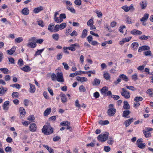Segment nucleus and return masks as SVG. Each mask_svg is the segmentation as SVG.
<instances>
[{"label": "nucleus", "mask_w": 153, "mask_h": 153, "mask_svg": "<svg viewBox=\"0 0 153 153\" xmlns=\"http://www.w3.org/2000/svg\"><path fill=\"white\" fill-rule=\"evenodd\" d=\"M132 79L133 80L135 81L138 79L137 75L135 74L131 76Z\"/></svg>", "instance_id": "47"}, {"label": "nucleus", "mask_w": 153, "mask_h": 153, "mask_svg": "<svg viewBox=\"0 0 153 153\" xmlns=\"http://www.w3.org/2000/svg\"><path fill=\"white\" fill-rule=\"evenodd\" d=\"M54 21L57 23H60L63 21V19H62L59 16V17H57L54 18Z\"/></svg>", "instance_id": "24"}, {"label": "nucleus", "mask_w": 153, "mask_h": 153, "mask_svg": "<svg viewBox=\"0 0 153 153\" xmlns=\"http://www.w3.org/2000/svg\"><path fill=\"white\" fill-rule=\"evenodd\" d=\"M0 70L4 74H7L9 71L8 70L5 68H0Z\"/></svg>", "instance_id": "36"}, {"label": "nucleus", "mask_w": 153, "mask_h": 153, "mask_svg": "<svg viewBox=\"0 0 153 153\" xmlns=\"http://www.w3.org/2000/svg\"><path fill=\"white\" fill-rule=\"evenodd\" d=\"M116 110L114 108H110L108 110V114L109 116H113L116 113Z\"/></svg>", "instance_id": "7"}, {"label": "nucleus", "mask_w": 153, "mask_h": 153, "mask_svg": "<svg viewBox=\"0 0 153 153\" xmlns=\"http://www.w3.org/2000/svg\"><path fill=\"white\" fill-rule=\"evenodd\" d=\"M34 117L33 115H30L27 119V120L31 121H33L34 120Z\"/></svg>", "instance_id": "64"}, {"label": "nucleus", "mask_w": 153, "mask_h": 153, "mask_svg": "<svg viewBox=\"0 0 153 153\" xmlns=\"http://www.w3.org/2000/svg\"><path fill=\"white\" fill-rule=\"evenodd\" d=\"M87 32H88V31L87 30H86V29L82 31V35L81 36V37L82 38H85L86 36L87 35Z\"/></svg>", "instance_id": "29"}, {"label": "nucleus", "mask_w": 153, "mask_h": 153, "mask_svg": "<svg viewBox=\"0 0 153 153\" xmlns=\"http://www.w3.org/2000/svg\"><path fill=\"white\" fill-rule=\"evenodd\" d=\"M143 132L146 137L148 138L151 137V134L150 132L146 131L145 130H143Z\"/></svg>", "instance_id": "27"}, {"label": "nucleus", "mask_w": 153, "mask_h": 153, "mask_svg": "<svg viewBox=\"0 0 153 153\" xmlns=\"http://www.w3.org/2000/svg\"><path fill=\"white\" fill-rule=\"evenodd\" d=\"M131 33L135 35H139L142 34V32L136 29H134L131 31Z\"/></svg>", "instance_id": "10"}, {"label": "nucleus", "mask_w": 153, "mask_h": 153, "mask_svg": "<svg viewBox=\"0 0 153 153\" xmlns=\"http://www.w3.org/2000/svg\"><path fill=\"white\" fill-rule=\"evenodd\" d=\"M76 79L78 81H79L81 82H86L88 80L87 78L85 77H80L79 76L77 77H76Z\"/></svg>", "instance_id": "15"}, {"label": "nucleus", "mask_w": 153, "mask_h": 153, "mask_svg": "<svg viewBox=\"0 0 153 153\" xmlns=\"http://www.w3.org/2000/svg\"><path fill=\"white\" fill-rule=\"evenodd\" d=\"M113 139L112 138H109L107 141L108 143L109 144H112L113 143Z\"/></svg>", "instance_id": "58"}, {"label": "nucleus", "mask_w": 153, "mask_h": 153, "mask_svg": "<svg viewBox=\"0 0 153 153\" xmlns=\"http://www.w3.org/2000/svg\"><path fill=\"white\" fill-rule=\"evenodd\" d=\"M121 78L123 79V80L127 82L128 80V77L125 75L124 74H121Z\"/></svg>", "instance_id": "37"}, {"label": "nucleus", "mask_w": 153, "mask_h": 153, "mask_svg": "<svg viewBox=\"0 0 153 153\" xmlns=\"http://www.w3.org/2000/svg\"><path fill=\"white\" fill-rule=\"evenodd\" d=\"M149 15L148 13H146L144 14V16L140 19V21L141 22H145L148 19Z\"/></svg>", "instance_id": "21"}, {"label": "nucleus", "mask_w": 153, "mask_h": 153, "mask_svg": "<svg viewBox=\"0 0 153 153\" xmlns=\"http://www.w3.org/2000/svg\"><path fill=\"white\" fill-rule=\"evenodd\" d=\"M122 8L126 12H128L129 10V8L127 6H123L122 7Z\"/></svg>", "instance_id": "48"}, {"label": "nucleus", "mask_w": 153, "mask_h": 153, "mask_svg": "<svg viewBox=\"0 0 153 153\" xmlns=\"http://www.w3.org/2000/svg\"><path fill=\"white\" fill-rule=\"evenodd\" d=\"M121 74L119 76V77L117 79V81H115L114 82V83L115 85H117L121 81L122 78H121Z\"/></svg>", "instance_id": "41"}, {"label": "nucleus", "mask_w": 153, "mask_h": 153, "mask_svg": "<svg viewBox=\"0 0 153 153\" xmlns=\"http://www.w3.org/2000/svg\"><path fill=\"white\" fill-rule=\"evenodd\" d=\"M123 108L125 109L128 110L130 108V106L127 101H124V102Z\"/></svg>", "instance_id": "20"}, {"label": "nucleus", "mask_w": 153, "mask_h": 153, "mask_svg": "<svg viewBox=\"0 0 153 153\" xmlns=\"http://www.w3.org/2000/svg\"><path fill=\"white\" fill-rule=\"evenodd\" d=\"M44 49L40 50H38L36 52L35 55L37 56V55H39L41 53H42V52L43 51Z\"/></svg>", "instance_id": "57"}, {"label": "nucleus", "mask_w": 153, "mask_h": 153, "mask_svg": "<svg viewBox=\"0 0 153 153\" xmlns=\"http://www.w3.org/2000/svg\"><path fill=\"white\" fill-rule=\"evenodd\" d=\"M62 57V53H59L57 54L56 56L57 59L59 60H60Z\"/></svg>", "instance_id": "59"}, {"label": "nucleus", "mask_w": 153, "mask_h": 153, "mask_svg": "<svg viewBox=\"0 0 153 153\" xmlns=\"http://www.w3.org/2000/svg\"><path fill=\"white\" fill-rule=\"evenodd\" d=\"M81 0H76L74 1L75 4L78 5L80 6L81 4Z\"/></svg>", "instance_id": "51"}, {"label": "nucleus", "mask_w": 153, "mask_h": 153, "mask_svg": "<svg viewBox=\"0 0 153 153\" xmlns=\"http://www.w3.org/2000/svg\"><path fill=\"white\" fill-rule=\"evenodd\" d=\"M44 40L43 39H37L36 41V43H38L40 44H42Z\"/></svg>", "instance_id": "62"}, {"label": "nucleus", "mask_w": 153, "mask_h": 153, "mask_svg": "<svg viewBox=\"0 0 153 153\" xmlns=\"http://www.w3.org/2000/svg\"><path fill=\"white\" fill-rule=\"evenodd\" d=\"M93 23L94 21L93 19H91L89 20L88 22L87 25L88 26L91 25H93Z\"/></svg>", "instance_id": "54"}, {"label": "nucleus", "mask_w": 153, "mask_h": 153, "mask_svg": "<svg viewBox=\"0 0 153 153\" xmlns=\"http://www.w3.org/2000/svg\"><path fill=\"white\" fill-rule=\"evenodd\" d=\"M20 112V117L22 118H23L25 114V110L22 107H20L19 109Z\"/></svg>", "instance_id": "8"}, {"label": "nucleus", "mask_w": 153, "mask_h": 153, "mask_svg": "<svg viewBox=\"0 0 153 153\" xmlns=\"http://www.w3.org/2000/svg\"><path fill=\"white\" fill-rule=\"evenodd\" d=\"M43 146L50 153H54L53 150L52 148L49 147L47 145H44Z\"/></svg>", "instance_id": "22"}, {"label": "nucleus", "mask_w": 153, "mask_h": 153, "mask_svg": "<svg viewBox=\"0 0 153 153\" xmlns=\"http://www.w3.org/2000/svg\"><path fill=\"white\" fill-rule=\"evenodd\" d=\"M29 85H30V92L32 93L34 92L36 90L35 86L30 83H29Z\"/></svg>", "instance_id": "23"}, {"label": "nucleus", "mask_w": 153, "mask_h": 153, "mask_svg": "<svg viewBox=\"0 0 153 153\" xmlns=\"http://www.w3.org/2000/svg\"><path fill=\"white\" fill-rule=\"evenodd\" d=\"M76 49L75 47H74V46H73L72 45H70V46L69 47V50H70L72 51H75Z\"/></svg>", "instance_id": "60"}, {"label": "nucleus", "mask_w": 153, "mask_h": 153, "mask_svg": "<svg viewBox=\"0 0 153 153\" xmlns=\"http://www.w3.org/2000/svg\"><path fill=\"white\" fill-rule=\"evenodd\" d=\"M133 118H131L125 121L124 122V124L125 125L126 127H127L131 124V123L133 121Z\"/></svg>", "instance_id": "9"}, {"label": "nucleus", "mask_w": 153, "mask_h": 153, "mask_svg": "<svg viewBox=\"0 0 153 153\" xmlns=\"http://www.w3.org/2000/svg\"><path fill=\"white\" fill-rule=\"evenodd\" d=\"M16 48L13 47L10 49L7 50V53L8 55H12L14 53Z\"/></svg>", "instance_id": "16"}, {"label": "nucleus", "mask_w": 153, "mask_h": 153, "mask_svg": "<svg viewBox=\"0 0 153 153\" xmlns=\"http://www.w3.org/2000/svg\"><path fill=\"white\" fill-rule=\"evenodd\" d=\"M78 75H80V74L77 73V72H75L74 73L71 74L69 75V76L71 77H74L75 76Z\"/></svg>", "instance_id": "55"}, {"label": "nucleus", "mask_w": 153, "mask_h": 153, "mask_svg": "<svg viewBox=\"0 0 153 153\" xmlns=\"http://www.w3.org/2000/svg\"><path fill=\"white\" fill-rule=\"evenodd\" d=\"M59 29H60V26L59 25H56L54 27V30L55 32H57L59 30Z\"/></svg>", "instance_id": "56"}, {"label": "nucleus", "mask_w": 153, "mask_h": 153, "mask_svg": "<svg viewBox=\"0 0 153 153\" xmlns=\"http://www.w3.org/2000/svg\"><path fill=\"white\" fill-rule=\"evenodd\" d=\"M62 65L64 66V68L66 70L69 69V66L68 65L66 62L62 63Z\"/></svg>", "instance_id": "63"}, {"label": "nucleus", "mask_w": 153, "mask_h": 153, "mask_svg": "<svg viewBox=\"0 0 153 153\" xmlns=\"http://www.w3.org/2000/svg\"><path fill=\"white\" fill-rule=\"evenodd\" d=\"M146 93L148 94L149 95H152L153 94V90L151 89H148Z\"/></svg>", "instance_id": "46"}, {"label": "nucleus", "mask_w": 153, "mask_h": 153, "mask_svg": "<svg viewBox=\"0 0 153 153\" xmlns=\"http://www.w3.org/2000/svg\"><path fill=\"white\" fill-rule=\"evenodd\" d=\"M10 86L12 87H15L17 89H19L20 88V85L19 84L17 83L11 85H10Z\"/></svg>", "instance_id": "40"}, {"label": "nucleus", "mask_w": 153, "mask_h": 153, "mask_svg": "<svg viewBox=\"0 0 153 153\" xmlns=\"http://www.w3.org/2000/svg\"><path fill=\"white\" fill-rule=\"evenodd\" d=\"M61 99L62 102H66L67 101L66 96H61Z\"/></svg>", "instance_id": "52"}, {"label": "nucleus", "mask_w": 153, "mask_h": 153, "mask_svg": "<svg viewBox=\"0 0 153 153\" xmlns=\"http://www.w3.org/2000/svg\"><path fill=\"white\" fill-rule=\"evenodd\" d=\"M138 45L137 42H134L131 45V48L134 51L136 50L138 48Z\"/></svg>", "instance_id": "14"}, {"label": "nucleus", "mask_w": 153, "mask_h": 153, "mask_svg": "<svg viewBox=\"0 0 153 153\" xmlns=\"http://www.w3.org/2000/svg\"><path fill=\"white\" fill-rule=\"evenodd\" d=\"M9 104V102L8 101H7L5 102L3 105V109L4 110H7L9 108V107L8 106Z\"/></svg>", "instance_id": "13"}, {"label": "nucleus", "mask_w": 153, "mask_h": 153, "mask_svg": "<svg viewBox=\"0 0 153 153\" xmlns=\"http://www.w3.org/2000/svg\"><path fill=\"white\" fill-rule=\"evenodd\" d=\"M22 13L23 15H27L29 13V10L27 7L24 8L22 10Z\"/></svg>", "instance_id": "18"}, {"label": "nucleus", "mask_w": 153, "mask_h": 153, "mask_svg": "<svg viewBox=\"0 0 153 153\" xmlns=\"http://www.w3.org/2000/svg\"><path fill=\"white\" fill-rule=\"evenodd\" d=\"M123 91L121 92V94L122 96H128L129 94V92L127 91L126 88H124L122 89Z\"/></svg>", "instance_id": "19"}, {"label": "nucleus", "mask_w": 153, "mask_h": 153, "mask_svg": "<svg viewBox=\"0 0 153 153\" xmlns=\"http://www.w3.org/2000/svg\"><path fill=\"white\" fill-rule=\"evenodd\" d=\"M38 25L42 27H43L44 26L43 24V22L42 20H40L37 21Z\"/></svg>", "instance_id": "49"}, {"label": "nucleus", "mask_w": 153, "mask_h": 153, "mask_svg": "<svg viewBox=\"0 0 153 153\" xmlns=\"http://www.w3.org/2000/svg\"><path fill=\"white\" fill-rule=\"evenodd\" d=\"M143 53L146 56H151L152 55V53L151 51L149 50H147V51L144 52H143Z\"/></svg>", "instance_id": "30"}, {"label": "nucleus", "mask_w": 153, "mask_h": 153, "mask_svg": "<svg viewBox=\"0 0 153 153\" xmlns=\"http://www.w3.org/2000/svg\"><path fill=\"white\" fill-rule=\"evenodd\" d=\"M137 145L139 148L142 149H144L146 147V144L145 143H138Z\"/></svg>", "instance_id": "34"}, {"label": "nucleus", "mask_w": 153, "mask_h": 153, "mask_svg": "<svg viewBox=\"0 0 153 153\" xmlns=\"http://www.w3.org/2000/svg\"><path fill=\"white\" fill-rule=\"evenodd\" d=\"M43 10V7L42 6H40L34 9L33 12L35 13H37Z\"/></svg>", "instance_id": "12"}, {"label": "nucleus", "mask_w": 153, "mask_h": 153, "mask_svg": "<svg viewBox=\"0 0 153 153\" xmlns=\"http://www.w3.org/2000/svg\"><path fill=\"white\" fill-rule=\"evenodd\" d=\"M60 124L63 126H67L70 125V123L69 122L66 121L61 122Z\"/></svg>", "instance_id": "25"}, {"label": "nucleus", "mask_w": 153, "mask_h": 153, "mask_svg": "<svg viewBox=\"0 0 153 153\" xmlns=\"http://www.w3.org/2000/svg\"><path fill=\"white\" fill-rule=\"evenodd\" d=\"M108 88L105 86L103 87L101 90V93L102 95H106L107 96H116V95H112L111 92L110 91H108Z\"/></svg>", "instance_id": "4"}, {"label": "nucleus", "mask_w": 153, "mask_h": 153, "mask_svg": "<svg viewBox=\"0 0 153 153\" xmlns=\"http://www.w3.org/2000/svg\"><path fill=\"white\" fill-rule=\"evenodd\" d=\"M94 84H93L94 85H98L100 84V80L99 79H97V78H95L94 79Z\"/></svg>", "instance_id": "45"}, {"label": "nucleus", "mask_w": 153, "mask_h": 153, "mask_svg": "<svg viewBox=\"0 0 153 153\" xmlns=\"http://www.w3.org/2000/svg\"><path fill=\"white\" fill-rule=\"evenodd\" d=\"M51 108H47L45 111L44 114L45 116H46L49 114L51 112Z\"/></svg>", "instance_id": "31"}, {"label": "nucleus", "mask_w": 153, "mask_h": 153, "mask_svg": "<svg viewBox=\"0 0 153 153\" xmlns=\"http://www.w3.org/2000/svg\"><path fill=\"white\" fill-rule=\"evenodd\" d=\"M56 80L59 82H63L64 79L62 73L61 72H58L56 74Z\"/></svg>", "instance_id": "5"}, {"label": "nucleus", "mask_w": 153, "mask_h": 153, "mask_svg": "<svg viewBox=\"0 0 153 153\" xmlns=\"http://www.w3.org/2000/svg\"><path fill=\"white\" fill-rule=\"evenodd\" d=\"M67 9L69 10L71 12L75 13V10L74 7H69L68 6L67 7Z\"/></svg>", "instance_id": "42"}, {"label": "nucleus", "mask_w": 153, "mask_h": 153, "mask_svg": "<svg viewBox=\"0 0 153 153\" xmlns=\"http://www.w3.org/2000/svg\"><path fill=\"white\" fill-rule=\"evenodd\" d=\"M54 26V25H53L52 23L51 24H50L48 28V29L51 32H53V30H52V27L53 26Z\"/></svg>", "instance_id": "53"}, {"label": "nucleus", "mask_w": 153, "mask_h": 153, "mask_svg": "<svg viewBox=\"0 0 153 153\" xmlns=\"http://www.w3.org/2000/svg\"><path fill=\"white\" fill-rule=\"evenodd\" d=\"M66 24L65 23H63L59 25L60 29L62 30L66 27Z\"/></svg>", "instance_id": "39"}, {"label": "nucleus", "mask_w": 153, "mask_h": 153, "mask_svg": "<svg viewBox=\"0 0 153 153\" xmlns=\"http://www.w3.org/2000/svg\"><path fill=\"white\" fill-rule=\"evenodd\" d=\"M70 35L72 36H77V33L75 30H74L73 32L71 33Z\"/></svg>", "instance_id": "61"}, {"label": "nucleus", "mask_w": 153, "mask_h": 153, "mask_svg": "<svg viewBox=\"0 0 153 153\" xmlns=\"http://www.w3.org/2000/svg\"><path fill=\"white\" fill-rule=\"evenodd\" d=\"M59 35L57 33L53 34L52 35L53 39L56 40H58L59 38Z\"/></svg>", "instance_id": "38"}, {"label": "nucleus", "mask_w": 153, "mask_h": 153, "mask_svg": "<svg viewBox=\"0 0 153 153\" xmlns=\"http://www.w3.org/2000/svg\"><path fill=\"white\" fill-rule=\"evenodd\" d=\"M29 128L31 131L34 132L36 129V125L35 123H32L30 125Z\"/></svg>", "instance_id": "11"}, {"label": "nucleus", "mask_w": 153, "mask_h": 153, "mask_svg": "<svg viewBox=\"0 0 153 153\" xmlns=\"http://www.w3.org/2000/svg\"><path fill=\"white\" fill-rule=\"evenodd\" d=\"M21 69L25 72L29 71L30 70V67L28 66H25L22 68Z\"/></svg>", "instance_id": "28"}, {"label": "nucleus", "mask_w": 153, "mask_h": 153, "mask_svg": "<svg viewBox=\"0 0 153 153\" xmlns=\"http://www.w3.org/2000/svg\"><path fill=\"white\" fill-rule=\"evenodd\" d=\"M147 2L146 1H143L140 2V5L142 9H144L146 7Z\"/></svg>", "instance_id": "17"}, {"label": "nucleus", "mask_w": 153, "mask_h": 153, "mask_svg": "<svg viewBox=\"0 0 153 153\" xmlns=\"http://www.w3.org/2000/svg\"><path fill=\"white\" fill-rule=\"evenodd\" d=\"M108 136V132H105L103 134H101L98 136L97 139L99 141L103 142L107 140Z\"/></svg>", "instance_id": "3"}, {"label": "nucleus", "mask_w": 153, "mask_h": 153, "mask_svg": "<svg viewBox=\"0 0 153 153\" xmlns=\"http://www.w3.org/2000/svg\"><path fill=\"white\" fill-rule=\"evenodd\" d=\"M103 76L106 80H108L110 79V76L108 73L107 72H104L103 74Z\"/></svg>", "instance_id": "32"}, {"label": "nucleus", "mask_w": 153, "mask_h": 153, "mask_svg": "<svg viewBox=\"0 0 153 153\" xmlns=\"http://www.w3.org/2000/svg\"><path fill=\"white\" fill-rule=\"evenodd\" d=\"M130 113V111L129 110H126L123 111V116L124 117H127Z\"/></svg>", "instance_id": "26"}, {"label": "nucleus", "mask_w": 153, "mask_h": 153, "mask_svg": "<svg viewBox=\"0 0 153 153\" xmlns=\"http://www.w3.org/2000/svg\"><path fill=\"white\" fill-rule=\"evenodd\" d=\"M51 79L53 81H55L56 79V75L54 73H53L51 75Z\"/></svg>", "instance_id": "43"}, {"label": "nucleus", "mask_w": 153, "mask_h": 153, "mask_svg": "<svg viewBox=\"0 0 153 153\" xmlns=\"http://www.w3.org/2000/svg\"><path fill=\"white\" fill-rule=\"evenodd\" d=\"M143 99L141 97H138L137 96L134 99V100L136 102H139V101H141Z\"/></svg>", "instance_id": "44"}, {"label": "nucleus", "mask_w": 153, "mask_h": 153, "mask_svg": "<svg viewBox=\"0 0 153 153\" xmlns=\"http://www.w3.org/2000/svg\"><path fill=\"white\" fill-rule=\"evenodd\" d=\"M42 131L45 135H49L52 133L53 128H52L49 124L44 125L42 129Z\"/></svg>", "instance_id": "1"}, {"label": "nucleus", "mask_w": 153, "mask_h": 153, "mask_svg": "<svg viewBox=\"0 0 153 153\" xmlns=\"http://www.w3.org/2000/svg\"><path fill=\"white\" fill-rule=\"evenodd\" d=\"M150 37L149 36H146L145 35H142L139 37V39L141 40H147Z\"/></svg>", "instance_id": "33"}, {"label": "nucleus", "mask_w": 153, "mask_h": 153, "mask_svg": "<svg viewBox=\"0 0 153 153\" xmlns=\"http://www.w3.org/2000/svg\"><path fill=\"white\" fill-rule=\"evenodd\" d=\"M150 49V48L149 46L147 45H143L139 47L138 51L139 52H140L142 51L149 50Z\"/></svg>", "instance_id": "6"}, {"label": "nucleus", "mask_w": 153, "mask_h": 153, "mask_svg": "<svg viewBox=\"0 0 153 153\" xmlns=\"http://www.w3.org/2000/svg\"><path fill=\"white\" fill-rule=\"evenodd\" d=\"M23 39L22 37H19L15 39V42L19 43L23 41Z\"/></svg>", "instance_id": "35"}, {"label": "nucleus", "mask_w": 153, "mask_h": 153, "mask_svg": "<svg viewBox=\"0 0 153 153\" xmlns=\"http://www.w3.org/2000/svg\"><path fill=\"white\" fill-rule=\"evenodd\" d=\"M75 105L76 107H78L80 108L81 105L79 103V101L78 100H76L75 102Z\"/></svg>", "instance_id": "50"}, {"label": "nucleus", "mask_w": 153, "mask_h": 153, "mask_svg": "<svg viewBox=\"0 0 153 153\" xmlns=\"http://www.w3.org/2000/svg\"><path fill=\"white\" fill-rule=\"evenodd\" d=\"M36 40L35 37H33L31 38L28 40V42L27 44V46L31 48H34L36 46L35 41Z\"/></svg>", "instance_id": "2"}]
</instances>
